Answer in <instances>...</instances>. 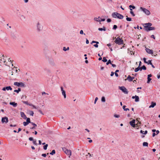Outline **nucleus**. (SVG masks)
Listing matches in <instances>:
<instances>
[{"instance_id": "1", "label": "nucleus", "mask_w": 160, "mask_h": 160, "mask_svg": "<svg viewBox=\"0 0 160 160\" xmlns=\"http://www.w3.org/2000/svg\"><path fill=\"white\" fill-rule=\"evenodd\" d=\"M112 16L114 18H118L119 19H122L124 17L122 15L117 12H113Z\"/></svg>"}, {"instance_id": "2", "label": "nucleus", "mask_w": 160, "mask_h": 160, "mask_svg": "<svg viewBox=\"0 0 160 160\" xmlns=\"http://www.w3.org/2000/svg\"><path fill=\"white\" fill-rule=\"evenodd\" d=\"M114 42L116 43L118 45H122L123 44V40L119 37H118L116 38Z\"/></svg>"}, {"instance_id": "3", "label": "nucleus", "mask_w": 160, "mask_h": 160, "mask_svg": "<svg viewBox=\"0 0 160 160\" xmlns=\"http://www.w3.org/2000/svg\"><path fill=\"white\" fill-rule=\"evenodd\" d=\"M63 151L69 157L71 155V151L70 150L68 149L65 147L62 148Z\"/></svg>"}, {"instance_id": "4", "label": "nucleus", "mask_w": 160, "mask_h": 160, "mask_svg": "<svg viewBox=\"0 0 160 160\" xmlns=\"http://www.w3.org/2000/svg\"><path fill=\"white\" fill-rule=\"evenodd\" d=\"M140 8L141 10L143 11L147 15H148L150 14V12L148 10L142 7H141Z\"/></svg>"}, {"instance_id": "5", "label": "nucleus", "mask_w": 160, "mask_h": 160, "mask_svg": "<svg viewBox=\"0 0 160 160\" xmlns=\"http://www.w3.org/2000/svg\"><path fill=\"white\" fill-rule=\"evenodd\" d=\"M1 122L2 123L6 124L8 122V118L6 117H2V118Z\"/></svg>"}, {"instance_id": "6", "label": "nucleus", "mask_w": 160, "mask_h": 160, "mask_svg": "<svg viewBox=\"0 0 160 160\" xmlns=\"http://www.w3.org/2000/svg\"><path fill=\"white\" fill-rule=\"evenodd\" d=\"M119 89L121 90L123 92L126 94L128 93V91L127 89L124 86L121 87H119Z\"/></svg>"}, {"instance_id": "7", "label": "nucleus", "mask_w": 160, "mask_h": 160, "mask_svg": "<svg viewBox=\"0 0 160 160\" xmlns=\"http://www.w3.org/2000/svg\"><path fill=\"white\" fill-rule=\"evenodd\" d=\"M145 31L147 32H148L149 31L151 30H154L155 29V28L154 27H146V28H145Z\"/></svg>"}, {"instance_id": "8", "label": "nucleus", "mask_w": 160, "mask_h": 160, "mask_svg": "<svg viewBox=\"0 0 160 160\" xmlns=\"http://www.w3.org/2000/svg\"><path fill=\"white\" fill-rule=\"evenodd\" d=\"M37 30L38 31H41V30H42V27L41 26V25L40 24V23H39V22H38V23L37 24Z\"/></svg>"}, {"instance_id": "9", "label": "nucleus", "mask_w": 160, "mask_h": 160, "mask_svg": "<svg viewBox=\"0 0 160 160\" xmlns=\"http://www.w3.org/2000/svg\"><path fill=\"white\" fill-rule=\"evenodd\" d=\"M61 89L62 91V94L64 98H66V92L65 90H63V88L62 87H61Z\"/></svg>"}, {"instance_id": "10", "label": "nucleus", "mask_w": 160, "mask_h": 160, "mask_svg": "<svg viewBox=\"0 0 160 160\" xmlns=\"http://www.w3.org/2000/svg\"><path fill=\"white\" fill-rule=\"evenodd\" d=\"M135 120L133 119L129 122L130 124L133 128L135 127Z\"/></svg>"}, {"instance_id": "11", "label": "nucleus", "mask_w": 160, "mask_h": 160, "mask_svg": "<svg viewBox=\"0 0 160 160\" xmlns=\"http://www.w3.org/2000/svg\"><path fill=\"white\" fill-rule=\"evenodd\" d=\"M146 52L148 54H153V51L152 50L149 49V48H146Z\"/></svg>"}, {"instance_id": "12", "label": "nucleus", "mask_w": 160, "mask_h": 160, "mask_svg": "<svg viewBox=\"0 0 160 160\" xmlns=\"http://www.w3.org/2000/svg\"><path fill=\"white\" fill-rule=\"evenodd\" d=\"M144 26L145 28H146V27H151L152 25V23L150 22H148V23H146L144 24Z\"/></svg>"}, {"instance_id": "13", "label": "nucleus", "mask_w": 160, "mask_h": 160, "mask_svg": "<svg viewBox=\"0 0 160 160\" xmlns=\"http://www.w3.org/2000/svg\"><path fill=\"white\" fill-rule=\"evenodd\" d=\"M93 43H96V44H94L93 45L94 47H95L96 48H98V44L99 43V42H98L95 41H92V42L91 43V44H92Z\"/></svg>"}, {"instance_id": "14", "label": "nucleus", "mask_w": 160, "mask_h": 160, "mask_svg": "<svg viewBox=\"0 0 160 160\" xmlns=\"http://www.w3.org/2000/svg\"><path fill=\"white\" fill-rule=\"evenodd\" d=\"M20 114L21 117L23 118V119H26L27 118L26 116L23 112H20Z\"/></svg>"}, {"instance_id": "15", "label": "nucleus", "mask_w": 160, "mask_h": 160, "mask_svg": "<svg viewBox=\"0 0 160 160\" xmlns=\"http://www.w3.org/2000/svg\"><path fill=\"white\" fill-rule=\"evenodd\" d=\"M31 124L33 126V127L30 128L31 129H34L36 128V127L37 126V125L35 123L31 122Z\"/></svg>"}, {"instance_id": "16", "label": "nucleus", "mask_w": 160, "mask_h": 160, "mask_svg": "<svg viewBox=\"0 0 160 160\" xmlns=\"http://www.w3.org/2000/svg\"><path fill=\"white\" fill-rule=\"evenodd\" d=\"M156 105V102H152L151 103V105L149 106V108H153Z\"/></svg>"}, {"instance_id": "17", "label": "nucleus", "mask_w": 160, "mask_h": 160, "mask_svg": "<svg viewBox=\"0 0 160 160\" xmlns=\"http://www.w3.org/2000/svg\"><path fill=\"white\" fill-rule=\"evenodd\" d=\"M10 104L13 106L14 107H16L17 105V103H15V102H10Z\"/></svg>"}, {"instance_id": "18", "label": "nucleus", "mask_w": 160, "mask_h": 160, "mask_svg": "<svg viewBox=\"0 0 160 160\" xmlns=\"http://www.w3.org/2000/svg\"><path fill=\"white\" fill-rule=\"evenodd\" d=\"M147 64H150L151 65L152 67L154 68H155V67L154 66V65L152 64V63L151 62V60H149L148 61V63H147Z\"/></svg>"}, {"instance_id": "19", "label": "nucleus", "mask_w": 160, "mask_h": 160, "mask_svg": "<svg viewBox=\"0 0 160 160\" xmlns=\"http://www.w3.org/2000/svg\"><path fill=\"white\" fill-rule=\"evenodd\" d=\"M14 85L15 86H16L18 87H20V82H14Z\"/></svg>"}, {"instance_id": "20", "label": "nucleus", "mask_w": 160, "mask_h": 160, "mask_svg": "<svg viewBox=\"0 0 160 160\" xmlns=\"http://www.w3.org/2000/svg\"><path fill=\"white\" fill-rule=\"evenodd\" d=\"M127 79L129 82L132 81L131 77L130 75H128Z\"/></svg>"}, {"instance_id": "21", "label": "nucleus", "mask_w": 160, "mask_h": 160, "mask_svg": "<svg viewBox=\"0 0 160 160\" xmlns=\"http://www.w3.org/2000/svg\"><path fill=\"white\" fill-rule=\"evenodd\" d=\"M98 30L100 31H102L103 30L104 31H106V28L105 27L103 26L102 28H98Z\"/></svg>"}, {"instance_id": "22", "label": "nucleus", "mask_w": 160, "mask_h": 160, "mask_svg": "<svg viewBox=\"0 0 160 160\" xmlns=\"http://www.w3.org/2000/svg\"><path fill=\"white\" fill-rule=\"evenodd\" d=\"M135 97H136L135 98V102H138L139 101V97L138 96H137L136 95H135Z\"/></svg>"}, {"instance_id": "23", "label": "nucleus", "mask_w": 160, "mask_h": 160, "mask_svg": "<svg viewBox=\"0 0 160 160\" xmlns=\"http://www.w3.org/2000/svg\"><path fill=\"white\" fill-rule=\"evenodd\" d=\"M5 88L7 90H12V88L10 86L6 87H5Z\"/></svg>"}, {"instance_id": "24", "label": "nucleus", "mask_w": 160, "mask_h": 160, "mask_svg": "<svg viewBox=\"0 0 160 160\" xmlns=\"http://www.w3.org/2000/svg\"><path fill=\"white\" fill-rule=\"evenodd\" d=\"M141 68L139 67V66L137 68H136L135 69V72H137L139 70H140Z\"/></svg>"}, {"instance_id": "25", "label": "nucleus", "mask_w": 160, "mask_h": 160, "mask_svg": "<svg viewBox=\"0 0 160 160\" xmlns=\"http://www.w3.org/2000/svg\"><path fill=\"white\" fill-rule=\"evenodd\" d=\"M21 91V89L20 88H18V90H15L14 91V92H16L17 93H18L19 92Z\"/></svg>"}, {"instance_id": "26", "label": "nucleus", "mask_w": 160, "mask_h": 160, "mask_svg": "<svg viewBox=\"0 0 160 160\" xmlns=\"http://www.w3.org/2000/svg\"><path fill=\"white\" fill-rule=\"evenodd\" d=\"M148 143L147 142H144L143 143V146L148 147Z\"/></svg>"}, {"instance_id": "27", "label": "nucleus", "mask_w": 160, "mask_h": 160, "mask_svg": "<svg viewBox=\"0 0 160 160\" xmlns=\"http://www.w3.org/2000/svg\"><path fill=\"white\" fill-rule=\"evenodd\" d=\"M20 87H25V84L22 82H20Z\"/></svg>"}, {"instance_id": "28", "label": "nucleus", "mask_w": 160, "mask_h": 160, "mask_svg": "<svg viewBox=\"0 0 160 160\" xmlns=\"http://www.w3.org/2000/svg\"><path fill=\"white\" fill-rule=\"evenodd\" d=\"M141 68L140 71H142V69H143L144 70H146V68L145 65H143L142 67Z\"/></svg>"}, {"instance_id": "29", "label": "nucleus", "mask_w": 160, "mask_h": 160, "mask_svg": "<svg viewBox=\"0 0 160 160\" xmlns=\"http://www.w3.org/2000/svg\"><path fill=\"white\" fill-rule=\"evenodd\" d=\"M20 19L21 20H24L25 19V17L24 16L22 15H21Z\"/></svg>"}, {"instance_id": "30", "label": "nucleus", "mask_w": 160, "mask_h": 160, "mask_svg": "<svg viewBox=\"0 0 160 160\" xmlns=\"http://www.w3.org/2000/svg\"><path fill=\"white\" fill-rule=\"evenodd\" d=\"M126 107V106L125 105H124L122 107V108L124 109V110L125 111H129V110L128 108H126V109H125V108Z\"/></svg>"}, {"instance_id": "31", "label": "nucleus", "mask_w": 160, "mask_h": 160, "mask_svg": "<svg viewBox=\"0 0 160 160\" xmlns=\"http://www.w3.org/2000/svg\"><path fill=\"white\" fill-rule=\"evenodd\" d=\"M28 105L30 106H32L33 108H35L36 109H38V108L37 107V108L35 105H33V104H29Z\"/></svg>"}, {"instance_id": "32", "label": "nucleus", "mask_w": 160, "mask_h": 160, "mask_svg": "<svg viewBox=\"0 0 160 160\" xmlns=\"http://www.w3.org/2000/svg\"><path fill=\"white\" fill-rule=\"evenodd\" d=\"M29 114H30V115L32 116H33V114H34V112H33L32 111H29Z\"/></svg>"}, {"instance_id": "33", "label": "nucleus", "mask_w": 160, "mask_h": 160, "mask_svg": "<svg viewBox=\"0 0 160 160\" xmlns=\"http://www.w3.org/2000/svg\"><path fill=\"white\" fill-rule=\"evenodd\" d=\"M127 18H126V19L127 21H130L132 20V18H129L128 17V16H127Z\"/></svg>"}, {"instance_id": "34", "label": "nucleus", "mask_w": 160, "mask_h": 160, "mask_svg": "<svg viewBox=\"0 0 160 160\" xmlns=\"http://www.w3.org/2000/svg\"><path fill=\"white\" fill-rule=\"evenodd\" d=\"M55 150H52V152L50 153V154L52 155H53V154L55 153Z\"/></svg>"}, {"instance_id": "35", "label": "nucleus", "mask_w": 160, "mask_h": 160, "mask_svg": "<svg viewBox=\"0 0 160 160\" xmlns=\"http://www.w3.org/2000/svg\"><path fill=\"white\" fill-rule=\"evenodd\" d=\"M101 101L103 102H105V98L104 97H102L101 98Z\"/></svg>"}, {"instance_id": "36", "label": "nucleus", "mask_w": 160, "mask_h": 160, "mask_svg": "<svg viewBox=\"0 0 160 160\" xmlns=\"http://www.w3.org/2000/svg\"><path fill=\"white\" fill-rule=\"evenodd\" d=\"M26 119H27V122H28V123H31V122L30 121V119L29 118H27Z\"/></svg>"}, {"instance_id": "37", "label": "nucleus", "mask_w": 160, "mask_h": 160, "mask_svg": "<svg viewBox=\"0 0 160 160\" xmlns=\"http://www.w3.org/2000/svg\"><path fill=\"white\" fill-rule=\"evenodd\" d=\"M48 145V144H46L43 146V149L45 150H46L47 149V147Z\"/></svg>"}, {"instance_id": "38", "label": "nucleus", "mask_w": 160, "mask_h": 160, "mask_svg": "<svg viewBox=\"0 0 160 160\" xmlns=\"http://www.w3.org/2000/svg\"><path fill=\"white\" fill-rule=\"evenodd\" d=\"M102 61L103 62H106L107 61V59H106V57H104L103 58V60H102Z\"/></svg>"}, {"instance_id": "39", "label": "nucleus", "mask_w": 160, "mask_h": 160, "mask_svg": "<svg viewBox=\"0 0 160 160\" xmlns=\"http://www.w3.org/2000/svg\"><path fill=\"white\" fill-rule=\"evenodd\" d=\"M28 124V123L27 122H23V124L24 126H26Z\"/></svg>"}, {"instance_id": "40", "label": "nucleus", "mask_w": 160, "mask_h": 160, "mask_svg": "<svg viewBox=\"0 0 160 160\" xmlns=\"http://www.w3.org/2000/svg\"><path fill=\"white\" fill-rule=\"evenodd\" d=\"M109 64H111V61L110 59L109 60H108V62L106 63V64L107 65H108Z\"/></svg>"}, {"instance_id": "41", "label": "nucleus", "mask_w": 160, "mask_h": 160, "mask_svg": "<svg viewBox=\"0 0 160 160\" xmlns=\"http://www.w3.org/2000/svg\"><path fill=\"white\" fill-rule=\"evenodd\" d=\"M152 80V79L150 78H148V81L147 82V83H149L150 81Z\"/></svg>"}, {"instance_id": "42", "label": "nucleus", "mask_w": 160, "mask_h": 160, "mask_svg": "<svg viewBox=\"0 0 160 160\" xmlns=\"http://www.w3.org/2000/svg\"><path fill=\"white\" fill-rule=\"evenodd\" d=\"M117 28V26L116 25H114L113 26V29L116 30Z\"/></svg>"}, {"instance_id": "43", "label": "nucleus", "mask_w": 160, "mask_h": 160, "mask_svg": "<svg viewBox=\"0 0 160 160\" xmlns=\"http://www.w3.org/2000/svg\"><path fill=\"white\" fill-rule=\"evenodd\" d=\"M130 13L132 14V15L133 16H135V14H134V13L132 11H130Z\"/></svg>"}, {"instance_id": "44", "label": "nucleus", "mask_w": 160, "mask_h": 160, "mask_svg": "<svg viewBox=\"0 0 160 160\" xmlns=\"http://www.w3.org/2000/svg\"><path fill=\"white\" fill-rule=\"evenodd\" d=\"M33 144L35 145H37V144L36 142V140H33Z\"/></svg>"}, {"instance_id": "45", "label": "nucleus", "mask_w": 160, "mask_h": 160, "mask_svg": "<svg viewBox=\"0 0 160 160\" xmlns=\"http://www.w3.org/2000/svg\"><path fill=\"white\" fill-rule=\"evenodd\" d=\"M114 117L116 118H118L120 117V116L118 115L114 114Z\"/></svg>"}, {"instance_id": "46", "label": "nucleus", "mask_w": 160, "mask_h": 160, "mask_svg": "<svg viewBox=\"0 0 160 160\" xmlns=\"http://www.w3.org/2000/svg\"><path fill=\"white\" fill-rule=\"evenodd\" d=\"M80 33L81 34H84V35H85V33H83V32L82 30H81L80 32Z\"/></svg>"}, {"instance_id": "47", "label": "nucleus", "mask_w": 160, "mask_h": 160, "mask_svg": "<svg viewBox=\"0 0 160 160\" xmlns=\"http://www.w3.org/2000/svg\"><path fill=\"white\" fill-rule=\"evenodd\" d=\"M129 7L130 8H132V9H134L135 8V7L134 6H132V5H130L129 6Z\"/></svg>"}, {"instance_id": "48", "label": "nucleus", "mask_w": 160, "mask_h": 160, "mask_svg": "<svg viewBox=\"0 0 160 160\" xmlns=\"http://www.w3.org/2000/svg\"><path fill=\"white\" fill-rule=\"evenodd\" d=\"M146 59L145 58H143V61H144V62L145 63H148V61L147 62L146 61Z\"/></svg>"}, {"instance_id": "49", "label": "nucleus", "mask_w": 160, "mask_h": 160, "mask_svg": "<svg viewBox=\"0 0 160 160\" xmlns=\"http://www.w3.org/2000/svg\"><path fill=\"white\" fill-rule=\"evenodd\" d=\"M25 104H26L27 105H28L29 104H28V102L27 101H22Z\"/></svg>"}, {"instance_id": "50", "label": "nucleus", "mask_w": 160, "mask_h": 160, "mask_svg": "<svg viewBox=\"0 0 160 160\" xmlns=\"http://www.w3.org/2000/svg\"><path fill=\"white\" fill-rule=\"evenodd\" d=\"M42 156L44 157H46L47 156V154L45 153L42 154Z\"/></svg>"}, {"instance_id": "51", "label": "nucleus", "mask_w": 160, "mask_h": 160, "mask_svg": "<svg viewBox=\"0 0 160 160\" xmlns=\"http://www.w3.org/2000/svg\"><path fill=\"white\" fill-rule=\"evenodd\" d=\"M105 20V19L103 18V19H101L100 20H99V22H101V21H104Z\"/></svg>"}, {"instance_id": "52", "label": "nucleus", "mask_w": 160, "mask_h": 160, "mask_svg": "<svg viewBox=\"0 0 160 160\" xmlns=\"http://www.w3.org/2000/svg\"><path fill=\"white\" fill-rule=\"evenodd\" d=\"M111 21V20L110 18H108L107 19V22H110Z\"/></svg>"}, {"instance_id": "53", "label": "nucleus", "mask_w": 160, "mask_h": 160, "mask_svg": "<svg viewBox=\"0 0 160 160\" xmlns=\"http://www.w3.org/2000/svg\"><path fill=\"white\" fill-rule=\"evenodd\" d=\"M98 18H94V20L96 21L99 22V20H98Z\"/></svg>"}, {"instance_id": "54", "label": "nucleus", "mask_w": 160, "mask_h": 160, "mask_svg": "<svg viewBox=\"0 0 160 160\" xmlns=\"http://www.w3.org/2000/svg\"><path fill=\"white\" fill-rule=\"evenodd\" d=\"M98 98H97V97L96 98L95 101H94V104L96 103L97 101L98 100Z\"/></svg>"}, {"instance_id": "55", "label": "nucleus", "mask_w": 160, "mask_h": 160, "mask_svg": "<svg viewBox=\"0 0 160 160\" xmlns=\"http://www.w3.org/2000/svg\"><path fill=\"white\" fill-rule=\"evenodd\" d=\"M29 140L30 141H33V138H32V137H30L29 138Z\"/></svg>"}, {"instance_id": "56", "label": "nucleus", "mask_w": 160, "mask_h": 160, "mask_svg": "<svg viewBox=\"0 0 160 160\" xmlns=\"http://www.w3.org/2000/svg\"><path fill=\"white\" fill-rule=\"evenodd\" d=\"M151 38H153L154 39H155V38L153 35H151Z\"/></svg>"}, {"instance_id": "57", "label": "nucleus", "mask_w": 160, "mask_h": 160, "mask_svg": "<svg viewBox=\"0 0 160 160\" xmlns=\"http://www.w3.org/2000/svg\"><path fill=\"white\" fill-rule=\"evenodd\" d=\"M114 72H111V74H110V76L112 77V76H113L114 75Z\"/></svg>"}, {"instance_id": "58", "label": "nucleus", "mask_w": 160, "mask_h": 160, "mask_svg": "<svg viewBox=\"0 0 160 160\" xmlns=\"http://www.w3.org/2000/svg\"><path fill=\"white\" fill-rule=\"evenodd\" d=\"M152 77V75L151 74H149L148 75V78H150V77Z\"/></svg>"}, {"instance_id": "59", "label": "nucleus", "mask_w": 160, "mask_h": 160, "mask_svg": "<svg viewBox=\"0 0 160 160\" xmlns=\"http://www.w3.org/2000/svg\"><path fill=\"white\" fill-rule=\"evenodd\" d=\"M63 50L65 51H67V48H66L65 47H64L63 48Z\"/></svg>"}, {"instance_id": "60", "label": "nucleus", "mask_w": 160, "mask_h": 160, "mask_svg": "<svg viewBox=\"0 0 160 160\" xmlns=\"http://www.w3.org/2000/svg\"><path fill=\"white\" fill-rule=\"evenodd\" d=\"M111 64L112 65V66L113 67H116V65L115 64H112V63H111Z\"/></svg>"}, {"instance_id": "61", "label": "nucleus", "mask_w": 160, "mask_h": 160, "mask_svg": "<svg viewBox=\"0 0 160 160\" xmlns=\"http://www.w3.org/2000/svg\"><path fill=\"white\" fill-rule=\"evenodd\" d=\"M89 43V42L88 40V39H86V43L87 44H88Z\"/></svg>"}, {"instance_id": "62", "label": "nucleus", "mask_w": 160, "mask_h": 160, "mask_svg": "<svg viewBox=\"0 0 160 160\" xmlns=\"http://www.w3.org/2000/svg\"><path fill=\"white\" fill-rule=\"evenodd\" d=\"M38 112H40L41 114H43L42 111L38 109Z\"/></svg>"}, {"instance_id": "63", "label": "nucleus", "mask_w": 160, "mask_h": 160, "mask_svg": "<svg viewBox=\"0 0 160 160\" xmlns=\"http://www.w3.org/2000/svg\"><path fill=\"white\" fill-rule=\"evenodd\" d=\"M10 126L11 127H16V125H12V124H11V125H10Z\"/></svg>"}, {"instance_id": "64", "label": "nucleus", "mask_w": 160, "mask_h": 160, "mask_svg": "<svg viewBox=\"0 0 160 160\" xmlns=\"http://www.w3.org/2000/svg\"><path fill=\"white\" fill-rule=\"evenodd\" d=\"M22 129L20 128H19L18 129V131L17 132L18 133Z\"/></svg>"}]
</instances>
